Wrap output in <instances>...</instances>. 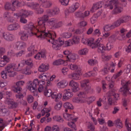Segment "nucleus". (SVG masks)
<instances>
[{
	"instance_id": "obj_1",
	"label": "nucleus",
	"mask_w": 131,
	"mask_h": 131,
	"mask_svg": "<svg viewBox=\"0 0 131 131\" xmlns=\"http://www.w3.org/2000/svg\"><path fill=\"white\" fill-rule=\"evenodd\" d=\"M48 16L49 15H45L39 19L38 24L39 26V29L37 30H40V31L37 34V35H38V37H46V39H47L48 37L50 38V36L52 34V33L46 32L45 31V23L48 20Z\"/></svg>"
},
{
	"instance_id": "obj_2",
	"label": "nucleus",
	"mask_w": 131,
	"mask_h": 131,
	"mask_svg": "<svg viewBox=\"0 0 131 131\" xmlns=\"http://www.w3.org/2000/svg\"><path fill=\"white\" fill-rule=\"evenodd\" d=\"M56 37L55 34L54 32H52L50 37H48L47 39L48 41L51 42L53 45V48L56 50L59 49V47L63 44L65 46H68L72 45L71 41L69 40L68 41L63 42V40L61 38H59V40H55L54 38Z\"/></svg>"
},
{
	"instance_id": "obj_3",
	"label": "nucleus",
	"mask_w": 131,
	"mask_h": 131,
	"mask_svg": "<svg viewBox=\"0 0 131 131\" xmlns=\"http://www.w3.org/2000/svg\"><path fill=\"white\" fill-rule=\"evenodd\" d=\"M45 81L41 80L39 81L38 79H35L32 83V81H29L27 84V88L32 92L36 91L37 89V86L44 84Z\"/></svg>"
},
{
	"instance_id": "obj_4",
	"label": "nucleus",
	"mask_w": 131,
	"mask_h": 131,
	"mask_svg": "<svg viewBox=\"0 0 131 131\" xmlns=\"http://www.w3.org/2000/svg\"><path fill=\"white\" fill-rule=\"evenodd\" d=\"M24 28L25 30V31L28 33H30L31 36L33 35L34 34L38 38H45L38 37V35H37V34L40 31V30L38 31L37 30L39 29H39H36L35 26H34V24L32 23H31L29 24L26 25L24 26Z\"/></svg>"
},
{
	"instance_id": "obj_5",
	"label": "nucleus",
	"mask_w": 131,
	"mask_h": 131,
	"mask_svg": "<svg viewBox=\"0 0 131 131\" xmlns=\"http://www.w3.org/2000/svg\"><path fill=\"white\" fill-rule=\"evenodd\" d=\"M24 84V82L22 81H20L17 82L16 83V85L14 86L13 88V90L15 92H17V94L16 95L17 98H21L24 97L25 95V94H22L20 93L22 90L20 86H22Z\"/></svg>"
},
{
	"instance_id": "obj_6",
	"label": "nucleus",
	"mask_w": 131,
	"mask_h": 131,
	"mask_svg": "<svg viewBox=\"0 0 131 131\" xmlns=\"http://www.w3.org/2000/svg\"><path fill=\"white\" fill-rule=\"evenodd\" d=\"M101 38H99L97 40L95 41L94 40V42L93 43V47L92 48H97L98 51L99 52H103L105 50L106 48L104 45L101 44Z\"/></svg>"
},
{
	"instance_id": "obj_7",
	"label": "nucleus",
	"mask_w": 131,
	"mask_h": 131,
	"mask_svg": "<svg viewBox=\"0 0 131 131\" xmlns=\"http://www.w3.org/2000/svg\"><path fill=\"white\" fill-rule=\"evenodd\" d=\"M44 92L45 95L47 97H49L51 96L52 98H61L62 97L61 93L58 94L56 92H54L51 94V90L50 89L47 90L46 87L45 88Z\"/></svg>"
},
{
	"instance_id": "obj_8",
	"label": "nucleus",
	"mask_w": 131,
	"mask_h": 131,
	"mask_svg": "<svg viewBox=\"0 0 131 131\" xmlns=\"http://www.w3.org/2000/svg\"><path fill=\"white\" fill-rule=\"evenodd\" d=\"M122 84L123 87L120 88L119 91L122 92L124 96H126L129 92L128 86L130 84V82L129 81L125 82L124 80H123L122 81Z\"/></svg>"
},
{
	"instance_id": "obj_9",
	"label": "nucleus",
	"mask_w": 131,
	"mask_h": 131,
	"mask_svg": "<svg viewBox=\"0 0 131 131\" xmlns=\"http://www.w3.org/2000/svg\"><path fill=\"white\" fill-rule=\"evenodd\" d=\"M5 71L8 73V75L10 77H13L15 75V72L14 71L12 66L11 64L7 65L5 68Z\"/></svg>"
},
{
	"instance_id": "obj_10",
	"label": "nucleus",
	"mask_w": 131,
	"mask_h": 131,
	"mask_svg": "<svg viewBox=\"0 0 131 131\" xmlns=\"http://www.w3.org/2000/svg\"><path fill=\"white\" fill-rule=\"evenodd\" d=\"M59 12V8L57 7H54L52 9L48 10L47 11L48 15L50 17L58 14Z\"/></svg>"
},
{
	"instance_id": "obj_11",
	"label": "nucleus",
	"mask_w": 131,
	"mask_h": 131,
	"mask_svg": "<svg viewBox=\"0 0 131 131\" xmlns=\"http://www.w3.org/2000/svg\"><path fill=\"white\" fill-rule=\"evenodd\" d=\"M89 14L90 13L88 11H86L84 13L79 11L75 12V15L77 17L83 19L88 16Z\"/></svg>"
},
{
	"instance_id": "obj_12",
	"label": "nucleus",
	"mask_w": 131,
	"mask_h": 131,
	"mask_svg": "<svg viewBox=\"0 0 131 131\" xmlns=\"http://www.w3.org/2000/svg\"><path fill=\"white\" fill-rule=\"evenodd\" d=\"M69 85L71 87V89L73 92H76L79 90V84L71 80L69 84Z\"/></svg>"
},
{
	"instance_id": "obj_13",
	"label": "nucleus",
	"mask_w": 131,
	"mask_h": 131,
	"mask_svg": "<svg viewBox=\"0 0 131 131\" xmlns=\"http://www.w3.org/2000/svg\"><path fill=\"white\" fill-rule=\"evenodd\" d=\"M94 39L93 38H90L89 39H83L82 42L84 44H87L92 48L93 47V43L94 42Z\"/></svg>"
},
{
	"instance_id": "obj_14",
	"label": "nucleus",
	"mask_w": 131,
	"mask_h": 131,
	"mask_svg": "<svg viewBox=\"0 0 131 131\" xmlns=\"http://www.w3.org/2000/svg\"><path fill=\"white\" fill-rule=\"evenodd\" d=\"M109 88L110 91L107 94L106 97H110V95L111 92H114L115 90V87L114 86V81H112L110 82L109 83Z\"/></svg>"
},
{
	"instance_id": "obj_15",
	"label": "nucleus",
	"mask_w": 131,
	"mask_h": 131,
	"mask_svg": "<svg viewBox=\"0 0 131 131\" xmlns=\"http://www.w3.org/2000/svg\"><path fill=\"white\" fill-rule=\"evenodd\" d=\"M103 3V2H100L94 4L90 10V11L92 13L94 12L97 9L102 7Z\"/></svg>"
},
{
	"instance_id": "obj_16",
	"label": "nucleus",
	"mask_w": 131,
	"mask_h": 131,
	"mask_svg": "<svg viewBox=\"0 0 131 131\" xmlns=\"http://www.w3.org/2000/svg\"><path fill=\"white\" fill-rule=\"evenodd\" d=\"M28 15L29 13L27 11L22 10L19 13H14V15L16 16V18H18V17L19 16L26 17L28 16Z\"/></svg>"
},
{
	"instance_id": "obj_17",
	"label": "nucleus",
	"mask_w": 131,
	"mask_h": 131,
	"mask_svg": "<svg viewBox=\"0 0 131 131\" xmlns=\"http://www.w3.org/2000/svg\"><path fill=\"white\" fill-rule=\"evenodd\" d=\"M6 104L10 105L12 108H15L17 107L18 103L15 102L13 101L10 99H7L5 102Z\"/></svg>"
},
{
	"instance_id": "obj_18",
	"label": "nucleus",
	"mask_w": 131,
	"mask_h": 131,
	"mask_svg": "<svg viewBox=\"0 0 131 131\" xmlns=\"http://www.w3.org/2000/svg\"><path fill=\"white\" fill-rule=\"evenodd\" d=\"M45 54V51L44 50H43L34 56V58L36 59L39 60L42 58H46Z\"/></svg>"
},
{
	"instance_id": "obj_19",
	"label": "nucleus",
	"mask_w": 131,
	"mask_h": 131,
	"mask_svg": "<svg viewBox=\"0 0 131 131\" xmlns=\"http://www.w3.org/2000/svg\"><path fill=\"white\" fill-rule=\"evenodd\" d=\"M70 89H65L64 91L63 98H70L73 96V94L70 91Z\"/></svg>"
},
{
	"instance_id": "obj_20",
	"label": "nucleus",
	"mask_w": 131,
	"mask_h": 131,
	"mask_svg": "<svg viewBox=\"0 0 131 131\" xmlns=\"http://www.w3.org/2000/svg\"><path fill=\"white\" fill-rule=\"evenodd\" d=\"M3 37L5 39L8 41H12L14 38V36L9 33L4 34Z\"/></svg>"
},
{
	"instance_id": "obj_21",
	"label": "nucleus",
	"mask_w": 131,
	"mask_h": 131,
	"mask_svg": "<svg viewBox=\"0 0 131 131\" xmlns=\"http://www.w3.org/2000/svg\"><path fill=\"white\" fill-rule=\"evenodd\" d=\"M35 44L32 43L31 46L28 49V51H30V52L26 55V57H30L33 54L34 51H36V50H35Z\"/></svg>"
},
{
	"instance_id": "obj_22",
	"label": "nucleus",
	"mask_w": 131,
	"mask_h": 131,
	"mask_svg": "<svg viewBox=\"0 0 131 131\" xmlns=\"http://www.w3.org/2000/svg\"><path fill=\"white\" fill-rule=\"evenodd\" d=\"M27 5L28 6L34 9H37L39 7V4L36 2L29 3L27 4Z\"/></svg>"
},
{
	"instance_id": "obj_23",
	"label": "nucleus",
	"mask_w": 131,
	"mask_h": 131,
	"mask_svg": "<svg viewBox=\"0 0 131 131\" xmlns=\"http://www.w3.org/2000/svg\"><path fill=\"white\" fill-rule=\"evenodd\" d=\"M89 82L88 80H84L81 81V86L82 88L86 86L85 89L86 91H88L90 89V87L87 84Z\"/></svg>"
},
{
	"instance_id": "obj_24",
	"label": "nucleus",
	"mask_w": 131,
	"mask_h": 131,
	"mask_svg": "<svg viewBox=\"0 0 131 131\" xmlns=\"http://www.w3.org/2000/svg\"><path fill=\"white\" fill-rule=\"evenodd\" d=\"M3 58V60L0 61V67L4 66L6 63L9 61V58L6 56H4Z\"/></svg>"
},
{
	"instance_id": "obj_25",
	"label": "nucleus",
	"mask_w": 131,
	"mask_h": 131,
	"mask_svg": "<svg viewBox=\"0 0 131 131\" xmlns=\"http://www.w3.org/2000/svg\"><path fill=\"white\" fill-rule=\"evenodd\" d=\"M20 27V25L17 23L10 25L8 26L7 29L9 31L15 30Z\"/></svg>"
},
{
	"instance_id": "obj_26",
	"label": "nucleus",
	"mask_w": 131,
	"mask_h": 131,
	"mask_svg": "<svg viewBox=\"0 0 131 131\" xmlns=\"http://www.w3.org/2000/svg\"><path fill=\"white\" fill-rule=\"evenodd\" d=\"M69 67L71 70L78 71H80L81 70V69L80 67L74 64L71 63L69 65Z\"/></svg>"
},
{
	"instance_id": "obj_27",
	"label": "nucleus",
	"mask_w": 131,
	"mask_h": 131,
	"mask_svg": "<svg viewBox=\"0 0 131 131\" xmlns=\"http://www.w3.org/2000/svg\"><path fill=\"white\" fill-rule=\"evenodd\" d=\"M5 9L8 10H11L12 11L15 10V9L13 6L12 3H6L5 5Z\"/></svg>"
},
{
	"instance_id": "obj_28",
	"label": "nucleus",
	"mask_w": 131,
	"mask_h": 131,
	"mask_svg": "<svg viewBox=\"0 0 131 131\" xmlns=\"http://www.w3.org/2000/svg\"><path fill=\"white\" fill-rule=\"evenodd\" d=\"M49 66L48 64L45 65L42 64L39 67V70L40 72H44L49 69Z\"/></svg>"
},
{
	"instance_id": "obj_29",
	"label": "nucleus",
	"mask_w": 131,
	"mask_h": 131,
	"mask_svg": "<svg viewBox=\"0 0 131 131\" xmlns=\"http://www.w3.org/2000/svg\"><path fill=\"white\" fill-rule=\"evenodd\" d=\"M69 78L76 80H79L80 79V75L79 73L71 74L68 75Z\"/></svg>"
},
{
	"instance_id": "obj_30",
	"label": "nucleus",
	"mask_w": 131,
	"mask_h": 131,
	"mask_svg": "<svg viewBox=\"0 0 131 131\" xmlns=\"http://www.w3.org/2000/svg\"><path fill=\"white\" fill-rule=\"evenodd\" d=\"M16 46L17 49L19 50L24 48L25 47V43L23 41L18 42L16 43Z\"/></svg>"
},
{
	"instance_id": "obj_31",
	"label": "nucleus",
	"mask_w": 131,
	"mask_h": 131,
	"mask_svg": "<svg viewBox=\"0 0 131 131\" xmlns=\"http://www.w3.org/2000/svg\"><path fill=\"white\" fill-rule=\"evenodd\" d=\"M28 32L24 31L23 32H21L19 33V35L21 36V39L23 40H26L28 39Z\"/></svg>"
},
{
	"instance_id": "obj_32",
	"label": "nucleus",
	"mask_w": 131,
	"mask_h": 131,
	"mask_svg": "<svg viewBox=\"0 0 131 131\" xmlns=\"http://www.w3.org/2000/svg\"><path fill=\"white\" fill-rule=\"evenodd\" d=\"M68 84V82L65 80L62 81L57 84V86L59 88H63Z\"/></svg>"
},
{
	"instance_id": "obj_33",
	"label": "nucleus",
	"mask_w": 131,
	"mask_h": 131,
	"mask_svg": "<svg viewBox=\"0 0 131 131\" xmlns=\"http://www.w3.org/2000/svg\"><path fill=\"white\" fill-rule=\"evenodd\" d=\"M101 12H98L96 14L94 15L91 18V23L93 24L95 22L97 18L101 15Z\"/></svg>"
},
{
	"instance_id": "obj_34",
	"label": "nucleus",
	"mask_w": 131,
	"mask_h": 131,
	"mask_svg": "<svg viewBox=\"0 0 131 131\" xmlns=\"http://www.w3.org/2000/svg\"><path fill=\"white\" fill-rule=\"evenodd\" d=\"M77 56L75 54L71 53L67 56L68 60L71 62H73L77 58Z\"/></svg>"
},
{
	"instance_id": "obj_35",
	"label": "nucleus",
	"mask_w": 131,
	"mask_h": 131,
	"mask_svg": "<svg viewBox=\"0 0 131 131\" xmlns=\"http://www.w3.org/2000/svg\"><path fill=\"white\" fill-rule=\"evenodd\" d=\"M119 18L122 23H125L129 20L130 17L128 15H125Z\"/></svg>"
},
{
	"instance_id": "obj_36",
	"label": "nucleus",
	"mask_w": 131,
	"mask_h": 131,
	"mask_svg": "<svg viewBox=\"0 0 131 131\" xmlns=\"http://www.w3.org/2000/svg\"><path fill=\"white\" fill-rule=\"evenodd\" d=\"M73 102L76 103H81L85 102L86 101H87L88 103L90 104L92 102V101H90L89 102H88V100H86L85 99H73L72 100Z\"/></svg>"
},
{
	"instance_id": "obj_37",
	"label": "nucleus",
	"mask_w": 131,
	"mask_h": 131,
	"mask_svg": "<svg viewBox=\"0 0 131 131\" xmlns=\"http://www.w3.org/2000/svg\"><path fill=\"white\" fill-rule=\"evenodd\" d=\"M114 124H115L116 127L117 128H121L123 127L122 121L119 119L115 121Z\"/></svg>"
},
{
	"instance_id": "obj_38",
	"label": "nucleus",
	"mask_w": 131,
	"mask_h": 131,
	"mask_svg": "<svg viewBox=\"0 0 131 131\" xmlns=\"http://www.w3.org/2000/svg\"><path fill=\"white\" fill-rule=\"evenodd\" d=\"M64 117L68 121L73 120V115L71 114H69L67 113H64L63 114Z\"/></svg>"
},
{
	"instance_id": "obj_39",
	"label": "nucleus",
	"mask_w": 131,
	"mask_h": 131,
	"mask_svg": "<svg viewBox=\"0 0 131 131\" xmlns=\"http://www.w3.org/2000/svg\"><path fill=\"white\" fill-rule=\"evenodd\" d=\"M63 106L65 108L69 110H72L74 108V107L73 106L72 104L69 102L65 103L63 105Z\"/></svg>"
},
{
	"instance_id": "obj_40",
	"label": "nucleus",
	"mask_w": 131,
	"mask_h": 131,
	"mask_svg": "<svg viewBox=\"0 0 131 131\" xmlns=\"http://www.w3.org/2000/svg\"><path fill=\"white\" fill-rule=\"evenodd\" d=\"M121 24H122L119 18L116 21L114 22L112 24L114 28L115 27L119 26Z\"/></svg>"
},
{
	"instance_id": "obj_41",
	"label": "nucleus",
	"mask_w": 131,
	"mask_h": 131,
	"mask_svg": "<svg viewBox=\"0 0 131 131\" xmlns=\"http://www.w3.org/2000/svg\"><path fill=\"white\" fill-rule=\"evenodd\" d=\"M30 66H28L26 68L24 69L23 70V73L26 75H29L31 73Z\"/></svg>"
},
{
	"instance_id": "obj_42",
	"label": "nucleus",
	"mask_w": 131,
	"mask_h": 131,
	"mask_svg": "<svg viewBox=\"0 0 131 131\" xmlns=\"http://www.w3.org/2000/svg\"><path fill=\"white\" fill-rule=\"evenodd\" d=\"M11 2L13 4V6L15 9L16 8L20 6V3L17 0H12L11 1Z\"/></svg>"
},
{
	"instance_id": "obj_43",
	"label": "nucleus",
	"mask_w": 131,
	"mask_h": 131,
	"mask_svg": "<svg viewBox=\"0 0 131 131\" xmlns=\"http://www.w3.org/2000/svg\"><path fill=\"white\" fill-rule=\"evenodd\" d=\"M53 119L54 121L60 123H62L63 121V119L60 116H55L53 117Z\"/></svg>"
},
{
	"instance_id": "obj_44",
	"label": "nucleus",
	"mask_w": 131,
	"mask_h": 131,
	"mask_svg": "<svg viewBox=\"0 0 131 131\" xmlns=\"http://www.w3.org/2000/svg\"><path fill=\"white\" fill-rule=\"evenodd\" d=\"M72 45L73 44H78L79 41V38L76 37H74L72 39L70 40Z\"/></svg>"
},
{
	"instance_id": "obj_45",
	"label": "nucleus",
	"mask_w": 131,
	"mask_h": 131,
	"mask_svg": "<svg viewBox=\"0 0 131 131\" xmlns=\"http://www.w3.org/2000/svg\"><path fill=\"white\" fill-rule=\"evenodd\" d=\"M57 21V19L54 18H52L50 19L48 21L49 24L52 26L53 27L55 25Z\"/></svg>"
},
{
	"instance_id": "obj_46",
	"label": "nucleus",
	"mask_w": 131,
	"mask_h": 131,
	"mask_svg": "<svg viewBox=\"0 0 131 131\" xmlns=\"http://www.w3.org/2000/svg\"><path fill=\"white\" fill-rule=\"evenodd\" d=\"M42 5L45 8H48L50 7L52 5L50 1H46L43 3H42Z\"/></svg>"
},
{
	"instance_id": "obj_47",
	"label": "nucleus",
	"mask_w": 131,
	"mask_h": 131,
	"mask_svg": "<svg viewBox=\"0 0 131 131\" xmlns=\"http://www.w3.org/2000/svg\"><path fill=\"white\" fill-rule=\"evenodd\" d=\"M68 125L69 127L71 128L73 130H76L77 129L75 125L73 122H69Z\"/></svg>"
},
{
	"instance_id": "obj_48",
	"label": "nucleus",
	"mask_w": 131,
	"mask_h": 131,
	"mask_svg": "<svg viewBox=\"0 0 131 131\" xmlns=\"http://www.w3.org/2000/svg\"><path fill=\"white\" fill-rule=\"evenodd\" d=\"M63 63L64 61L60 59L54 61L53 63V64L54 65H58L63 64Z\"/></svg>"
},
{
	"instance_id": "obj_49",
	"label": "nucleus",
	"mask_w": 131,
	"mask_h": 131,
	"mask_svg": "<svg viewBox=\"0 0 131 131\" xmlns=\"http://www.w3.org/2000/svg\"><path fill=\"white\" fill-rule=\"evenodd\" d=\"M113 29H114V28L112 24L106 25L104 28V30L106 31H108Z\"/></svg>"
},
{
	"instance_id": "obj_50",
	"label": "nucleus",
	"mask_w": 131,
	"mask_h": 131,
	"mask_svg": "<svg viewBox=\"0 0 131 131\" xmlns=\"http://www.w3.org/2000/svg\"><path fill=\"white\" fill-rule=\"evenodd\" d=\"M62 103L61 101H59L58 103L55 105L54 107L55 109L57 111L60 110L62 107Z\"/></svg>"
},
{
	"instance_id": "obj_51",
	"label": "nucleus",
	"mask_w": 131,
	"mask_h": 131,
	"mask_svg": "<svg viewBox=\"0 0 131 131\" xmlns=\"http://www.w3.org/2000/svg\"><path fill=\"white\" fill-rule=\"evenodd\" d=\"M88 62L89 65L92 66L97 64V62L96 60L91 59L88 61Z\"/></svg>"
},
{
	"instance_id": "obj_52",
	"label": "nucleus",
	"mask_w": 131,
	"mask_h": 131,
	"mask_svg": "<svg viewBox=\"0 0 131 131\" xmlns=\"http://www.w3.org/2000/svg\"><path fill=\"white\" fill-rule=\"evenodd\" d=\"M117 99H108V104L110 105H114L115 104V103Z\"/></svg>"
},
{
	"instance_id": "obj_53",
	"label": "nucleus",
	"mask_w": 131,
	"mask_h": 131,
	"mask_svg": "<svg viewBox=\"0 0 131 131\" xmlns=\"http://www.w3.org/2000/svg\"><path fill=\"white\" fill-rule=\"evenodd\" d=\"M88 51V50L86 48H84L83 49L80 50L78 51L79 53L81 55L85 54Z\"/></svg>"
},
{
	"instance_id": "obj_54",
	"label": "nucleus",
	"mask_w": 131,
	"mask_h": 131,
	"mask_svg": "<svg viewBox=\"0 0 131 131\" xmlns=\"http://www.w3.org/2000/svg\"><path fill=\"white\" fill-rule=\"evenodd\" d=\"M114 92H111L110 94V97H108L109 98H110V97L111 98H112L113 97L111 96H113V97L114 98H117L119 97V94H115L114 93Z\"/></svg>"
},
{
	"instance_id": "obj_55",
	"label": "nucleus",
	"mask_w": 131,
	"mask_h": 131,
	"mask_svg": "<svg viewBox=\"0 0 131 131\" xmlns=\"http://www.w3.org/2000/svg\"><path fill=\"white\" fill-rule=\"evenodd\" d=\"M125 125L128 131H131V125L130 124L128 123L127 122V119L125 121Z\"/></svg>"
},
{
	"instance_id": "obj_56",
	"label": "nucleus",
	"mask_w": 131,
	"mask_h": 131,
	"mask_svg": "<svg viewBox=\"0 0 131 131\" xmlns=\"http://www.w3.org/2000/svg\"><path fill=\"white\" fill-rule=\"evenodd\" d=\"M12 66L14 71H18L19 70L18 69V67L20 66V64L19 63L18 64H12Z\"/></svg>"
},
{
	"instance_id": "obj_57",
	"label": "nucleus",
	"mask_w": 131,
	"mask_h": 131,
	"mask_svg": "<svg viewBox=\"0 0 131 131\" xmlns=\"http://www.w3.org/2000/svg\"><path fill=\"white\" fill-rule=\"evenodd\" d=\"M113 47V45L112 43L109 42L107 44L106 49L107 50H109Z\"/></svg>"
},
{
	"instance_id": "obj_58",
	"label": "nucleus",
	"mask_w": 131,
	"mask_h": 131,
	"mask_svg": "<svg viewBox=\"0 0 131 131\" xmlns=\"http://www.w3.org/2000/svg\"><path fill=\"white\" fill-rule=\"evenodd\" d=\"M5 126V123L3 122V119H1V118H0V128H2V129H0V131H2Z\"/></svg>"
},
{
	"instance_id": "obj_59",
	"label": "nucleus",
	"mask_w": 131,
	"mask_h": 131,
	"mask_svg": "<svg viewBox=\"0 0 131 131\" xmlns=\"http://www.w3.org/2000/svg\"><path fill=\"white\" fill-rule=\"evenodd\" d=\"M72 36V34L70 33H64L62 35L63 37L65 38H68Z\"/></svg>"
},
{
	"instance_id": "obj_60",
	"label": "nucleus",
	"mask_w": 131,
	"mask_h": 131,
	"mask_svg": "<svg viewBox=\"0 0 131 131\" xmlns=\"http://www.w3.org/2000/svg\"><path fill=\"white\" fill-rule=\"evenodd\" d=\"M102 59L106 61H108L111 58V56H108L104 54H102Z\"/></svg>"
},
{
	"instance_id": "obj_61",
	"label": "nucleus",
	"mask_w": 131,
	"mask_h": 131,
	"mask_svg": "<svg viewBox=\"0 0 131 131\" xmlns=\"http://www.w3.org/2000/svg\"><path fill=\"white\" fill-rule=\"evenodd\" d=\"M72 31L74 32V33L77 34H80L83 32V31L82 30H80L79 29H78L75 30L74 29H73Z\"/></svg>"
},
{
	"instance_id": "obj_62",
	"label": "nucleus",
	"mask_w": 131,
	"mask_h": 131,
	"mask_svg": "<svg viewBox=\"0 0 131 131\" xmlns=\"http://www.w3.org/2000/svg\"><path fill=\"white\" fill-rule=\"evenodd\" d=\"M62 25L63 24L60 21L58 23L57 21V23L54 25V27L55 28H58L62 26Z\"/></svg>"
},
{
	"instance_id": "obj_63",
	"label": "nucleus",
	"mask_w": 131,
	"mask_h": 131,
	"mask_svg": "<svg viewBox=\"0 0 131 131\" xmlns=\"http://www.w3.org/2000/svg\"><path fill=\"white\" fill-rule=\"evenodd\" d=\"M78 97L80 98H85L86 97V95L83 92H80L78 94Z\"/></svg>"
},
{
	"instance_id": "obj_64",
	"label": "nucleus",
	"mask_w": 131,
	"mask_h": 131,
	"mask_svg": "<svg viewBox=\"0 0 131 131\" xmlns=\"http://www.w3.org/2000/svg\"><path fill=\"white\" fill-rule=\"evenodd\" d=\"M122 72V71L121 70H120L117 73L113 75V76L112 77V79H116L117 78L119 77L121 75Z\"/></svg>"
}]
</instances>
